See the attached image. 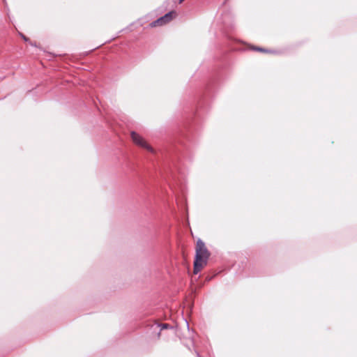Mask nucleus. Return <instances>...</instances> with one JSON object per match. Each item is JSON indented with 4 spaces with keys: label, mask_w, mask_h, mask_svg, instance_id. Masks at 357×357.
I'll use <instances>...</instances> for the list:
<instances>
[{
    "label": "nucleus",
    "mask_w": 357,
    "mask_h": 357,
    "mask_svg": "<svg viewBox=\"0 0 357 357\" xmlns=\"http://www.w3.org/2000/svg\"><path fill=\"white\" fill-rule=\"evenodd\" d=\"M209 253L204 243L198 240L196 245V255L194 261V273H198L207 264Z\"/></svg>",
    "instance_id": "1"
},
{
    "label": "nucleus",
    "mask_w": 357,
    "mask_h": 357,
    "mask_svg": "<svg viewBox=\"0 0 357 357\" xmlns=\"http://www.w3.org/2000/svg\"><path fill=\"white\" fill-rule=\"evenodd\" d=\"M131 138L132 142L137 146H141L149 151H153V149L146 141L138 133L132 131L131 132Z\"/></svg>",
    "instance_id": "2"
},
{
    "label": "nucleus",
    "mask_w": 357,
    "mask_h": 357,
    "mask_svg": "<svg viewBox=\"0 0 357 357\" xmlns=\"http://www.w3.org/2000/svg\"><path fill=\"white\" fill-rule=\"evenodd\" d=\"M176 13L175 12H169L165 15L163 17L152 22L151 26L153 27L162 26L172 20L176 17Z\"/></svg>",
    "instance_id": "3"
},
{
    "label": "nucleus",
    "mask_w": 357,
    "mask_h": 357,
    "mask_svg": "<svg viewBox=\"0 0 357 357\" xmlns=\"http://www.w3.org/2000/svg\"><path fill=\"white\" fill-rule=\"evenodd\" d=\"M254 50L259 51V52H268L267 50H263L261 48H254Z\"/></svg>",
    "instance_id": "4"
},
{
    "label": "nucleus",
    "mask_w": 357,
    "mask_h": 357,
    "mask_svg": "<svg viewBox=\"0 0 357 357\" xmlns=\"http://www.w3.org/2000/svg\"><path fill=\"white\" fill-rule=\"evenodd\" d=\"M184 0H180L179 3H182Z\"/></svg>",
    "instance_id": "5"
},
{
    "label": "nucleus",
    "mask_w": 357,
    "mask_h": 357,
    "mask_svg": "<svg viewBox=\"0 0 357 357\" xmlns=\"http://www.w3.org/2000/svg\"><path fill=\"white\" fill-rule=\"evenodd\" d=\"M163 328H167L166 324H165V325L163 326Z\"/></svg>",
    "instance_id": "6"
}]
</instances>
